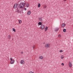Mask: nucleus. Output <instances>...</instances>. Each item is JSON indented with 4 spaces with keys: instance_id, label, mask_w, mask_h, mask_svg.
<instances>
[{
    "instance_id": "f257e3e1",
    "label": "nucleus",
    "mask_w": 73,
    "mask_h": 73,
    "mask_svg": "<svg viewBox=\"0 0 73 73\" xmlns=\"http://www.w3.org/2000/svg\"><path fill=\"white\" fill-rule=\"evenodd\" d=\"M24 6H25V3H21L19 5V7L21 9L23 8L24 7Z\"/></svg>"
},
{
    "instance_id": "f03ea898",
    "label": "nucleus",
    "mask_w": 73,
    "mask_h": 73,
    "mask_svg": "<svg viewBox=\"0 0 73 73\" xmlns=\"http://www.w3.org/2000/svg\"><path fill=\"white\" fill-rule=\"evenodd\" d=\"M10 60L11 61L10 62V64H13L15 63V60H12L13 59L12 58H10Z\"/></svg>"
},
{
    "instance_id": "7ed1b4c3",
    "label": "nucleus",
    "mask_w": 73,
    "mask_h": 73,
    "mask_svg": "<svg viewBox=\"0 0 73 73\" xmlns=\"http://www.w3.org/2000/svg\"><path fill=\"white\" fill-rule=\"evenodd\" d=\"M20 63L21 64L24 65V64L25 63V61H24V60H22L21 61Z\"/></svg>"
},
{
    "instance_id": "20e7f679",
    "label": "nucleus",
    "mask_w": 73,
    "mask_h": 73,
    "mask_svg": "<svg viewBox=\"0 0 73 73\" xmlns=\"http://www.w3.org/2000/svg\"><path fill=\"white\" fill-rule=\"evenodd\" d=\"M45 28V26L44 25H42L40 26L41 29H44Z\"/></svg>"
},
{
    "instance_id": "39448f33",
    "label": "nucleus",
    "mask_w": 73,
    "mask_h": 73,
    "mask_svg": "<svg viewBox=\"0 0 73 73\" xmlns=\"http://www.w3.org/2000/svg\"><path fill=\"white\" fill-rule=\"evenodd\" d=\"M45 48H49L50 47V44H46L45 45Z\"/></svg>"
},
{
    "instance_id": "423d86ee",
    "label": "nucleus",
    "mask_w": 73,
    "mask_h": 73,
    "mask_svg": "<svg viewBox=\"0 0 73 73\" xmlns=\"http://www.w3.org/2000/svg\"><path fill=\"white\" fill-rule=\"evenodd\" d=\"M18 7V5L17 4V3H16L13 6V8L15 9H16Z\"/></svg>"
},
{
    "instance_id": "0eeeda50",
    "label": "nucleus",
    "mask_w": 73,
    "mask_h": 73,
    "mask_svg": "<svg viewBox=\"0 0 73 73\" xmlns=\"http://www.w3.org/2000/svg\"><path fill=\"white\" fill-rule=\"evenodd\" d=\"M69 65L70 68H72V63H71V62H69Z\"/></svg>"
},
{
    "instance_id": "6e6552de",
    "label": "nucleus",
    "mask_w": 73,
    "mask_h": 73,
    "mask_svg": "<svg viewBox=\"0 0 73 73\" xmlns=\"http://www.w3.org/2000/svg\"><path fill=\"white\" fill-rule=\"evenodd\" d=\"M59 29L58 28H56L55 29V31L57 32L58 31Z\"/></svg>"
},
{
    "instance_id": "1a4fd4ad",
    "label": "nucleus",
    "mask_w": 73,
    "mask_h": 73,
    "mask_svg": "<svg viewBox=\"0 0 73 73\" xmlns=\"http://www.w3.org/2000/svg\"><path fill=\"white\" fill-rule=\"evenodd\" d=\"M66 25V24L65 23H63L62 25V27L63 28H64V27Z\"/></svg>"
},
{
    "instance_id": "9d476101",
    "label": "nucleus",
    "mask_w": 73,
    "mask_h": 73,
    "mask_svg": "<svg viewBox=\"0 0 73 73\" xmlns=\"http://www.w3.org/2000/svg\"><path fill=\"white\" fill-rule=\"evenodd\" d=\"M39 58L40 60H42L43 59V56H40L39 57Z\"/></svg>"
},
{
    "instance_id": "9b49d317",
    "label": "nucleus",
    "mask_w": 73,
    "mask_h": 73,
    "mask_svg": "<svg viewBox=\"0 0 73 73\" xmlns=\"http://www.w3.org/2000/svg\"><path fill=\"white\" fill-rule=\"evenodd\" d=\"M39 20L40 21H42V17H40L39 19Z\"/></svg>"
},
{
    "instance_id": "f8f14e48",
    "label": "nucleus",
    "mask_w": 73,
    "mask_h": 73,
    "mask_svg": "<svg viewBox=\"0 0 73 73\" xmlns=\"http://www.w3.org/2000/svg\"><path fill=\"white\" fill-rule=\"evenodd\" d=\"M31 12L30 11H29L27 13L28 15H31Z\"/></svg>"
},
{
    "instance_id": "ddd939ff",
    "label": "nucleus",
    "mask_w": 73,
    "mask_h": 73,
    "mask_svg": "<svg viewBox=\"0 0 73 73\" xmlns=\"http://www.w3.org/2000/svg\"><path fill=\"white\" fill-rule=\"evenodd\" d=\"M26 6L27 7V8L29 7V4L28 3H27L26 4Z\"/></svg>"
},
{
    "instance_id": "4468645a",
    "label": "nucleus",
    "mask_w": 73,
    "mask_h": 73,
    "mask_svg": "<svg viewBox=\"0 0 73 73\" xmlns=\"http://www.w3.org/2000/svg\"><path fill=\"white\" fill-rule=\"evenodd\" d=\"M48 27H46L45 29V32H46V31H47V30H48Z\"/></svg>"
},
{
    "instance_id": "2eb2a0df",
    "label": "nucleus",
    "mask_w": 73,
    "mask_h": 73,
    "mask_svg": "<svg viewBox=\"0 0 73 73\" xmlns=\"http://www.w3.org/2000/svg\"><path fill=\"white\" fill-rule=\"evenodd\" d=\"M19 24H21L22 23V21L21 20H19Z\"/></svg>"
},
{
    "instance_id": "dca6fc26",
    "label": "nucleus",
    "mask_w": 73,
    "mask_h": 73,
    "mask_svg": "<svg viewBox=\"0 0 73 73\" xmlns=\"http://www.w3.org/2000/svg\"><path fill=\"white\" fill-rule=\"evenodd\" d=\"M16 11L17 12H19V8H17V10H16Z\"/></svg>"
},
{
    "instance_id": "f3484780",
    "label": "nucleus",
    "mask_w": 73,
    "mask_h": 73,
    "mask_svg": "<svg viewBox=\"0 0 73 73\" xmlns=\"http://www.w3.org/2000/svg\"><path fill=\"white\" fill-rule=\"evenodd\" d=\"M38 25H42V23H41V22H39L38 23Z\"/></svg>"
},
{
    "instance_id": "a211bd4d",
    "label": "nucleus",
    "mask_w": 73,
    "mask_h": 73,
    "mask_svg": "<svg viewBox=\"0 0 73 73\" xmlns=\"http://www.w3.org/2000/svg\"><path fill=\"white\" fill-rule=\"evenodd\" d=\"M58 37L59 38H60V37H61V35H58Z\"/></svg>"
},
{
    "instance_id": "6ab92c4d",
    "label": "nucleus",
    "mask_w": 73,
    "mask_h": 73,
    "mask_svg": "<svg viewBox=\"0 0 73 73\" xmlns=\"http://www.w3.org/2000/svg\"><path fill=\"white\" fill-rule=\"evenodd\" d=\"M64 58V55H62L61 56V59H63Z\"/></svg>"
},
{
    "instance_id": "aec40b11",
    "label": "nucleus",
    "mask_w": 73,
    "mask_h": 73,
    "mask_svg": "<svg viewBox=\"0 0 73 73\" xmlns=\"http://www.w3.org/2000/svg\"><path fill=\"white\" fill-rule=\"evenodd\" d=\"M8 36V38L9 39H10V38H11V35H9Z\"/></svg>"
},
{
    "instance_id": "412c9836",
    "label": "nucleus",
    "mask_w": 73,
    "mask_h": 73,
    "mask_svg": "<svg viewBox=\"0 0 73 73\" xmlns=\"http://www.w3.org/2000/svg\"><path fill=\"white\" fill-rule=\"evenodd\" d=\"M40 3H38V8H40Z\"/></svg>"
},
{
    "instance_id": "4be33fe9",
    "label": "nucleus",
    "mask_w": 73,
    "mask_h": 73,
    "mask_svg": "<svg viewBox=\"0 0 73 73\" xmlns=\"http://www.w3.org/2000/svg\"><path fill=\"white\" fill-rule=\"evenodd\" d=\"M66 29H63V31L64 32H66Z\"/></svg>"
},
{
    "instance_id": "5701e85b",
    "label": "nucleus",
    "mask_w": 73,
    "mask_h": 73,
    "mask_svg": "<svg viewBox=\"0 0 73 73\" xmlns=\"http://www.w3.org/2000/svg\"><path fill=\"white\" fill-rule=\"evenodd\" d=\"M13 30L14 32H16V30L15 29H13Z\"/></svg>"
},
{
    "instance_id": "b1692460",
    "label": "nucleus",
    "mask_w": 73,
    "mask_h": 73,
    "mask_svg": "<svg viewBox=\"0 0 73 73\" xmlns=\"http://www.w3.org/2000/svg\"><path fill=\"white\" fill-rule=\"evenodd\" d=\"M33 49H35V45L33 46Z\"/></svg>"
},
{
    "instance_id": "393cba45",
    "label": "nucleus",
    "mask_w": 73,
    "mask_h": 73,
    "mask_svg": "<svg viewBox=\"0 0 73 73\" xmlns=\"http://www.w3.org/2000/svg\"><path fill=\"white\" fill-rule=\"evenodd\" d=\"M59 52H62L63 51H62V50H60L59 51Z\"/></svg>"
},
{
    "instance_id": "a878e982",
    "label": "nucleus",
    "mask_w": 73,
    "mask_h": 73,
    "mask_svg": "<svg viewBox=\"0 0 73 73\" xmlns=\"http://www.w3.org/2000/svg\"><path fill=\"white\" fill-rule=\"evenodd\" d=\"M46 8V5H45L44 6V8Z\"/></svg>"
},
{
    "instance_id": "bb28decb",
    "label": "nucleus",
    "mask_w": 73,
    "mask_h": 73,
    "mask_svg": "<svg viewBox=\"0 0 73 73\" xmlns=\"http://www.w3.org/2000/svg\"><path fill=\"white\" fill-rule=\"evenodd\" d=\"M62 66H64V64L63 63H62Z\"/></svg>"
},
{
    "instance_id": "cd10ccee",
    "label": "nucleus",
    "mask_w": 73,
    "mask_h": 73,
    "mask_svg": "<svg viewBox=\"0 0 73 73\" xmlns=\"http://www.w3.org/2000/svg\"><path fill=\"white\" fill-rule=\"evenodd\" d=\"M29 73H34L32 71H31Z\"/></svg>"
},
{
    "instance_id": "c85d7f7f",
    "label": "nucleus",
    "mask_w": 73,
    "mask_h": 73,
    "mask_svg": "<svg viewBox=\"0 0 73 73\" xmlns=\"http://www.w3.org/2000/svg\"><path fill=\"white\" fill-rule=\"evenodd\" d=\"M24 53V52H21V54H23Z\"/></svg>"
},
{
    "instance_id": "c756f323",
    "label": "nucleus",
    "mask_w": 73,
    "mask_h": 73,
    "mask_svg": "<svg viewBox=\"0 0 73 73\" xmlns=\"http://www.w3.org/2000/svg\"><path fill=\"white\" fill-rule=\"evenodd\" d=\"M25 11H26L27 10V9L26 8H25Z\"/></svg>"
},
{
    "instance_id": "7c9ffc66",
    "label": "nucleus",
    "mask_w": 73,
    "mask_h": 73,
    "mask_svg": "<svg viewBox=\"0 0 73 73\" xmlns=\"http://www.w3.org/2000/svg\"><path fill=\"white\" fill-rule=\"evenodd\" d=\"M66 0H64V1H66Z\"/></svg>"
}]
</instances>
